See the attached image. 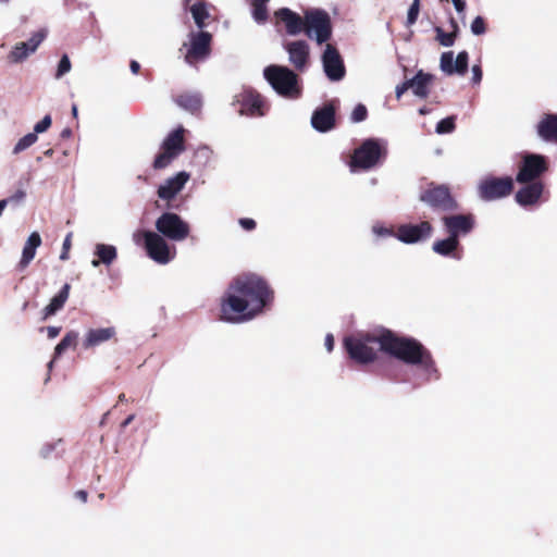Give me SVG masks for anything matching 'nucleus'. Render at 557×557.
<instances>
[{
    "instance_id": "nucleus-35",
    "label": "nucleus",
    "mask_w": 557,
    "mask_h": 557,
    "mask_svg": "<svg viewBox=\"0 0 557 557\" xmlns=\"http://www.w3.org/2000/svg\"><path fill=\"white\" fill-rule=\"evenodd\" d=\"M37 135L35 133H28L23 136L14 146L13 153L18 154L37 141Z\"/></svg>"
},
{
    "instance_id": "nucleus-40",
    "label": "nucleus",
    "mask_w": 557,
    "mask_h": 557,
    "mask_svg": "<svg viewBox=\"0 0 557 557\" xmlns=\"http://www.w3.org/2000/svg\"><path fill=\"white\" fill-rule=\"evenodd\" d=\"M70 70H71V61H70L69 57L66 54H64L59 61L55 77L57 78L62 77L67 72H70Z\"/></svg>"
},
{
    "instance_id": "nucleus-22",
    "label": "nucleus",
    "mask_w": 557,
    "mask_h": 557,
    "mask_svg": "<svg viewBox=\"0 0 557 557\" xmlns=\"http://www.w3.org/2000/svg\"><path fill=\"white\" fill-rule=\"evenodd\" d=\"M188 180L189 174L184 171L178 172L173 177L168 178L165 183L160 185L157 190L159 198L163 200L173 199L184 188Z\"/></svg>"
},
{
    "instance_id": "nucleus-36",
    "label": "nucleus",
    "mask_w": 557,
    "mask_h": 557,
    "mask_svg": "<svg viewBox=\"0 0 557 557\" xmlns=\"http://www.w3.org/2000/svg\"><path fill=\"white\" fill-rule=\"evenodd\" d=\"M436 33V40L444 47H451L454 46L457 35L456 33H445L441 27H435Z\"/></svg>"
},
{
    "instance_id": "nucleus-26",
    "label": "nucleus",
    "mask_w": 557,
    "mask_h": 557,
    "mask_svg": "<svg viewBox=\"0 0 557 557\" xmlns=\"http://www.w3.org/2000/svg\"><path fill=\"white\" fill-rule=\"evenodd\" d=\"M185 3L188 5L196 26L202 30L207 26L206 20L210 17L208 3L206 0H185Z\"/></svg>"
},
{
    "instance_id": "nucleus-12",
    "label": "nucleus",
    "mask_w": 557,
    "mask_h": 557,
    "mask_svg": "<svg viewBox=\"0 0 557 557\" xmlns=\"http://www.w3.org/2000/svg\"><path fill=\"white\" fill-rule=\"evenodd\" d=\"M143 237L144 246L149 258L160 264H166L170 262L172 257L170 253V247L164 237L151 231H144Z\"/></svg>"
},
{
    "instance_id": "nucleus-24",
    "label": "nucleus",
    "mask_w": 557,
    "mask_h": 557,
    "mask_svg": "<svg viewBox=\"0 0 557 557\" xmlns=\"http://www.w3.org/2000/svg\"><path fill=\"white\" fill-rule=\"evenodd\" d=\"M536 133L544 141L557 145V114L544 113L536 124Z\"/></svg>"
},
{
    "instance_id": "nucleus-27",
    "label": "nucleus",
    "mask_w": 557,
    "mask_h": 557,
    "mask_svg": "<svg viewBox=\"0 0 557 557\" xmlns=\"http://www.w3.org/2000/svg\"><path fill=\"white\" fill-rule=\"evenodd\" d=\"M434 75L430 73H424L422 70H419L417 74L409 79L413 94L422 99L428 98L430 90L429 86L433 82Z\"/></svg>"
},
{
    "instance_id": "nucleus-44",
    "label": "nucleus",
    "mask_w": 557,
    "mask_h": 557,
    "mask_svg": "<svg viewBox=\"0 0 557 557\" xmlns=\"http://www.w3.org/2000/svg\"><path fill=\"white\" fill-rule=\"evenodd\" d=\"M239 224L245 231H252L256 228L257 223L253 219L250 218H242L239 219Z\"/></svg>"
},
{
    "instance_id": "nucleus-5",
    "label": "nucleus",
    "mask_w": 557,
    "mask_h": 557,
    "mask_svg": "<svg viewBox=\"0 0 557 557\" xmlns=\"http://www.w3.org/2000/svg\"><path fill=\"white\" fill-rule=\"evenodd\" d=\"M304 33L309 39H314L318 45L327 42L333 33L329 13L322 9L306 10Z\"/></svg>"
},
{
    "instance_id": "nucleus-17",
    "label": "nucleus",
    "mask_w": 557,
    "mask_h": 557,
    "mask_svg": "<svg viewBox=\"0 0 557 557\" xmlns=\"http://www.w3.org/2000/svg\"><path fill=\"white\" fill-rule=\"evenodd\" d=\"M46 36L47 32L45 29H40L33 34L28 41L17 42L8 54V60L11 63H20L24 61L29 54L37 50Z\"/></svg>"
},
{
    "instance_id": "nucleus-42",
    "label": "nucleus",
    "mask_w": 557,
    "mask_h": 557,
    "mask_svg": "<svg viewBox=\"0 0 557 557\" xmlns=\"http://www.w3.org/2000/svg\"><path fill=\"white\" fill-rule=\"evenodd\" d=\"M51 116L45 115L44 119L35 125L34 133L37 135L39 133L46 132L51 126Z\"/></svg>"
},
{
    "instance_id": "nucleus-1",
    "label": "nucleus",
    "mask_w": 557,
    "mask_h": 557,
    "mask_svg": "<svg viewBox=\"0 0 557 557\" xmlns=\"http://www.w3.org/2000/svg\"><path fill=\"white\" fill-rule=\"evenodd\" d=\"M343 345L348 357L356 363L374 362L377 358V345L381 351L406 364L418 366L429 375L435 374V377H438L431 351L413 337L399 336L385 329L376 335L367 333L346 336Z\"/></svg>"
},
{
    "instance_id": "nucleus-49",
    "label": "nucleus",
    "mask_w": 557,
    "mask_h": 557,
    "mask_svg": "<svg viewBox=\"0 0 557 557\" xmlns=\"http://www.w3.org/2000/svg\"><path fill=\"white\" fill-rule=\"evenodd\" d=\"M454 3V7L458 13H462L466 9V1L465 0H451Z\"/></svg>"
},
{
    "instance_id": "nucleus-39",
    "label": "nucleus",
    "mask_w": 557,
    "mask_h": 557,
    "mask_svg": "<svg viewBox=\"0 0 557 557\" xmlns=\"http://www.w3.org/2000/svg\"><path fill=\"white\" fill-rule=\"evenodd\" d=\"M420 12V0H413L412 4L410 5L407 14V26L413 25L417 20Z\"/></svg>"
},
{
    "instance_id": "nucleus-34",
    "label": "nucleus",
    "mask_w": 557,
    "mask_h": 557,
    "mask_svg": "<svg viewBox=\"0 0 557 557\" xmlns=\"http://www.w3.org/2000/svg\"><path fill=\"white\" fill-rule=\"evenodd\" d=\"M268 1L269 0H251L252 17L258 24H264L269 18Z\"/></svg>"
},
{
    "instance_id": "nucleus-25",
    "label": "nucleus",
    "mask_w": 557,
    "mask_h": 557,
    "mask_svg": "<svg viewBox=\"0 0 557 557\" xmlns=\"http://www.w3.org/2000/svg\"><path fill=\"white\" fill-rule=\"evenodd\" d=\"M115 329L113 326L110 327H101V329H90L84 338L83 347L85 349H89L96 346L106 343L113 337H115Z\"/></svg>"
},
{
    "instance_id": "nucleus-7",
    "label": "nucleus",
    "mask_w": 557,
    "mask_h": 557,
    "mask_svg": "<svg viewBox=\"0 0 557 557\" xmlns=\"http://www.w3.org/2000/svg\"><path fill=\"white\" fill-rule=\"evenodd\" d=\"M185 129L183 126L171 132L161 145V151L156 156L152 166L162 170L169 166L174 159L185 151Z\"/></svg>"
},
{
    "instance_id": "nucleus-6",
    "label": "nucleus",
    "mask_w": 557,
    "mask_h": 557,
    "mask_svg": "<svg viewBox=\"0 0 557 557\" xmlns=\"http://www.w3.org/2000/svg\"><path fill=\"white\" fill-rule=\"evenodd\" d=\"M420 200L426 203L434 211L453 212L457 211L459 203L453 196L447 185H436L431 183L426 189L420 194Z\"/></svg>"
},
{
    "instance_id": "nucleus-53",
    "label": "nucleus",
    "mask_w": 557,
    "mask_h": 557,
    "mask_svg": "<svg viewBox=\"0 0 557 557\" xmlns=\"http://www.w3.org/2000/svg\"><path fill=\"white\" fill-rule=\"evenodd\" d=\"M374 232L377 234V235H382V236H386V235H392L393 232L387 230V228H384V227H374Z\"/></svg>"
},
{
    "instance_id": "nucleus-4",
    "label": "nucleus",
    "mask_w": 557,
    "mask_h": 557,
    "mask_svg": "<svg viewBox=\"0 0 557 557\" xmlns=\"http://www.w3.org/2000/svg\"><path fill=\"white\" fill-rule=\"evenodd\" d=\"M264 78L281 96L296 98L300 95L297 74L282 65H269L263 72Z\"/></svg>"
},
{
    "instance_id": "nucleus-15",
    "label": "nucleus",
    "mask_w": 557,
    "mask_h": 557,
    "mask_svg": "<svg viewBox=\"0 0 557 557\" xmlns=\"http://www.w3.org/2000/svg\"><path fill=\"white\" fill-rule=\"evenodd\" d=\"M322 64L325 75L334 82L341 81L346 74L344 61L337 48L331 44H326L322 54Z\"/></svg>"
},
{
    "instance_id": "nucleus-13",
    "label": "nucleus",
    "mask_w": 557,
    "mask_h": 557,
    "mask_svg": "<svg viewBox=\"0 0 557 557\" xmlns=\"http://www.w3.org/2000/svg\"><path fill=\"white\" fill-rule=\"evenodd\" d=\"M288 61L297 72H305L310 65V46L306 40H292L283 44Z\"/></svg>"
},
{
    "instance_id": "nucleus-46",
    "label": "nucleus",
    "mask_w": 557,
    "mask_h": 557,
    "mask_svg": "<svg viewBox=\"0 0 557 557\" xmlns=\"http://www.w3.org/2000/svg\"><path fill=\"white\" fill-rule=\"evenodd\" d=\"M483 72L480 65L472 66V81L474 84H479L482 81Z\"/></svg>"
},
{
    "instance_id": "nucleus-23",
    "label": "nucleus",
    "mask_w": 557,
    "mask_h": 557,
    "mask_svg": "<svg viewBox=\"0 0 557 557\" xmlns=\"http://www.w3.org/2000/svg\"><path fill=\"white\" fill-rule=\"evenodd\" d=\"M274 15L280 22L284 23L288 35L295 36L304 32L305 15L301 17L288 8L276 10Z\"/></svg>"
},
{
    "instance_id": "nucleus-50",
    "label": "nucleus",
    "mask_w": 557,
    "mask_h": 557,
    "mask_svg": "<svg viewBox=\"0 0 557 557\" xmlns=\"http://www.w3.org/2000/svg\"><path fill=\"white\" fill-rule=\"evenodd\" d=\"M325 346L327 348L329 351H332L333 350V347H334V337L332 334H327L326 337H325Z\"/></svg>"
},
{
    "instance_id": "nucleus-37",
    "label": "nucleus",
    "mask_w": 557,
    "mask_h": 557,
    "mask_svg": "<svg viewBox=\"0 0 557 557\" xmlns=\"http://www.w3.org/2000/svg\"><path fill=\"white\" fill-rule=\"evenodd\" d=\"M456 127L455 117L448 116L441 120L436 125V133L438 134H448L451 133Z\"/></svg>"
},
{
    "instance_id": "nucleus-28",
    "label": "nucleus",
    "mask_w": 557,
    "mask_h": 557,
    "mask_svg": "<svg viewBox=\"0 0 557 557\" xmlns=\"http://www.w3.org/2000/svg\"><path fill=\"white\" fill-rule=\"evenodd\" d=\"M70 290L71 285L69 283H65L59 290V293L55 296H53L50 302L44 308L42 319H47L55 314L59 310H61L64 307L66 300L69 299Z\"/></svg>"
},
{
    "instance_id": "nucleus-56",
    "label": "nucleus",
    "mask_w": 557,
    "mask_h": 557,
    "mask_svg": "<svg viewBox=\"0 0 557 557\" xmlns=\"http://www.w3.org/2000/svg\"><path fill=\"white\" fill-rule=\"evenodd\" d=\"M71 135H72V131H71V128H69V127L64 128V129L61 132V137H62V138H69V137H71Z\"/></svg>"
},
{
    "instance_id": "nucleus-3",
    "label": "nucleus",
    "mask_w": 557,
    "mask_h": 557,
    "mask_svg": "<svg viewBox=\"0 0 557 557\" xmlns=\"http://www.w3.org/2000/svg\"><path fill=\"white\" fill-rule=\"evenodd\" d=\"M386 157V143L379 138H368L354 150L349 166L351 171H369L381 164Z\"/></svg>"
},
{
    "instance_id": "nucleus-43",
    "label": "nucleus",
    "mask_w": 557,
    "mask_h": 557,
    "mask_svg": "<svg viewBox=\"0 0 557 557\" xmlns=\"http://www.w3.org/2000/svg\"><path fill=\"white\" fill-rule=\"evenodd\" d=\"M72 247V233H69L66 237L64 238L63 245H62V251L60 255V259L62 261H65L69 259V252Z\"/></svg>"
},
{
    "instance_id": "nucleus-60",
    "label": "nucleus",
    "mask_w": 557,
    "mask_h": 557,
    "mask_svg": "<svg viewBox=\"0 0 557 557\" xmlns=\"http://www.w3.org/2000/svg\"><path fill=\"white\" fill-rule=\"evenodd\" d=\"M47 156H51L53 153V150L52 149H49L45 152Z\"/></svg>"
},
{
    "instance_id": "nucleus-30",
    "label": "nucleus",
    "mask_w": 557,
    "mask_h": 557,
    "mask_svg": "<svg viewBox=\"0 0 557 557\" xmlns=\"http://www.w3.org/2000/svg\"><path fill=\"white\" fill-rule=\"evenodd\" d=\"M41 245V237L39 233L33 232L27 238L23 248L22 258L18 262L21 269H25L35 258L36 249Z\"/></svg>"
},
{
    "instance_id": "nucleus-38",
    "label": "nucleus",
    "mask_w": 557,
    "mask_h": 557,
    "mask_svg": "<svg viewBox=\"0 0 557 557\" xmlns=\"http://www.w3.org/2000/svg\"><path fill=\"white\" fill-rule=\"evenodd\" d=\"M367 117H368L367 107L362 103H359L355 107V109L351 113L350 120L354 123H359V122L364 121Z\"/></svg>"
},
{
    "instance_id": "nucleus-9",
    "label": "nucleus",
    "mask_w": 557,
    "mask_h": 557,
    "mask_svg": "<svg viewBox=\"0 0 557 557\" xmlns=\"http://www.w3.org/2000/svg\"><path fill=\"white\" fill-rule=\"evenodd\" d=\"M158 234L174 242H182L189 236L190 227L178 214L162 213L154 223Z\"/></svg>"
},
{
    "instance_id": "nucleus-19",
    "label": "nucleus",
    "mask_w": 557,
    "mask_h": 557,
    "mask_svg": "<svg viewBox=\"0 0 557 557\" xmlns=\"http://www.w3.org/2000/svg\"><path fill=\"white\" fill-rule=\"evenodd\" d=\"M336 107L333 101L326 102L323 107L318 108L312 116V127L321 133H325L335 126Z\"/></svg>"
},
{
    "instance_id": "nucleus-31",
    "label": "nucleus",
    "mask_w": 557,
    "mask_h": 557,
    "mask_svg": "<svg viewBox=\"0 0 557 557\" xmlns=\"http://www.w3.org/2000/svg\"><path fill=\"white\" fill-rule=\"evenodd\" d=\"M459 245V239L448 235L447 238L435 240L432 249L440 256L448 257L457 250Z\"/></svg>"
},
{
    "instance_id": "nucleus-58",
    "label": "nucleus",
    "mask_w": 557,
    "mask_h": 557,
    "mask_svg": "<svg viewBox=\"0 0 557 557\" xmlns=\"http://www.w3.org/2000/svg\"><path fill=\"white\" fill-rule=\"evenodd\" d=\"M72 114H73L74 117L77 116V107H76V104H73V107H72Z\"/></svg>"
},
{
    "instance_id": "nucleus-8",
    "label": "nucleus",
    "mask_w": 557,
    "mask_h": 557,
    "mask_svg": "<svg viewBox=\"0 0 557 557\" xmlns=\"http://www.w3.org/2000/svg\"><path fill=\"white\" fill-rule=\"evenodd\" d=\"M549 169L548 160L543 154L527 153L518 165L516 181L519 184L541 181V176Z\"/></svg>"
},
{
    "instance_id": "nucleus-41",
    "label": "nucleus",
    "mask_w": 557,
    "mask_h": 557,
    "mask_svg": "<svg viewBox=\"0 0 557 557\" xmlns=\"http://www.w3.org/2000/svg\"><path fill=\"white\" fill-rule=\"evenodd\" d=\"M471 32L479 36L486 32V24L482 16H476L471 23Z\"/></svg>"
},
{
    "instance_id": "nucleus-55",
    "label": "nucleus",
    "mask_w": 557,
    "mask_h": 557,
    "mask_svg": "<svg viewBox=\"0 0 557 557\" xmlns=\"http://www.w3.org/2000/svg\"><path fill=\"white\" fill-rule=\"evenodd\" d=\"M135 419V414H129L122 423L121 429L124 430L127 425H129Z\"/></svg>"
},
{
    "instance_id": "nucleus-14",
    "label": "nucleus",
    "mask_w": 557,
    "mask_h": 557,
    "mask_svg": "<svg viewBox=\"0 0 557 557\" xmlns=\"http://www.w3.org/2000/svg\"><path fill=\"white\" fill-rule=\"evenodd\" d=\"M443 225L448 235L459 239L470 234L475 226V216L472 213L449 214L442 218Z\"/></svg>"
},
{
    "instance_id": "nucleus-54",
    "label": "nucleus",
    "mask_w": 557,
    "mask_h": 557,
    "mask_svg": "<svg viewBox=\"0 0 557 557\" xmlns=\"http://www.w3.org/2000/svg\"><path fill=\"white\" fill-rule=\"evenodd\" d=\"M449 24H450V27H451V33H456V35L458 36V34H459V26H458V23L456 22V20L454 17H450Z\"/></svg>"
},
{
    "instance_id": "nucleus-11",
    "label": "nucleus",
    "mask_w": 557,
    "mask_h": 557,
    "mask_svg": "<svg viewBox=\"0 0 557 557\" xmlns=\"http://www.w3.org/2000/svg\"><path fill=\"white\" fill-rule=\"evenodd\" d=\"M212 35L206 30L189 34V47L185 54V61L189 65H196L205 61L211 53Z\"/></svg>"
},
{
    "instance_id": "nucleus-21",
    "label": "nucleus",
    "mask_w": 557,
    "mask_h": 557,
    "mask_svg": "<svg viewBox=\"0 0 557 557\" xmlns=\"http://www.w3.org/2000/svg\"><path fill=\"white\" fill-rule=\"evenodd\" d=\"M268 108L262 96L255 91H246L240 101V113L249 116H262Z\"/></svg>"
},
{
    "instance_id": "nucleus-59",
    "label": "nucleus",
    "mask_w": 557,
    "mask_h": 557,
    "mask_svg": "<svg viewBox=\"0 0 557 557\" xmlns=\"http://www.w3.org/2000/svg\"><path fill=\"white\" fill-rule=\"evenodd\" d=\"M428 112H429V110H428L426 108H421V109L419 110V113H420L421 115H425Z\"/></svg>"
},
{
    "instance_id": "nucleus-20",
    "label": "nucleus",
    "mask_w": 557,
    "mask_h": 557,
    "mask_svg": "<svg viewBox=\"0 0 557 557\" xmlns=\"http://www.w3.org/2000/svg\"><path fill=\"white\" fill-rule=\"evenodd\" d=\"M515 195L516 201L522 207H529L537 203L541 199L545 185L542 181L528 182L523 184Z\"/></svg>"
},
{
    "instance_id": "nucleus-48",
    "label": "nucleus",
    "mask_w": 557,
    "mask_h": 557,
    "mask_svg": "<svg viewBox=\"0 0 557 557\" xmlns=\"http://www.w3.org/2000/svg\"><path fill=\"white\" fill-rule=\"evenodd\" d=\"M25 197L24 190H17L14 195L8 198L9 202H18Z\"/></svg>"
},
{
    "instance_id": "nucleus-29",
    "label": "nucleus",
    "mask_w": 557,
    "mask_h": 557,
    "mask_svg": "<svg viewBox=\"0 0 557 557\" xmlns=\"http://www.w3.org/2000/svg\"><path fill=\"white\" fill-rule=\"evenodd\" d=\"M174 101L193 114L199 113L202 107L201 96L197 92H182L174 98Z\"/></svg>"
},
{
    "instance_id": "nucleus-52",
    "label": "nucleus",
    "mask_w": 557,
    "mask_h": 557,
    "mask_svg": "<svg viewBox=\"0 0 557 557\" xmlns=\"http://www.w3.org/2000/svg\"><path fill=\"white\" fill-rule=\"evenodd\" d=\"M129 69L133 74H138L140 71V64L137 61L132 60L129 63Z\"/></svg>"
},
{
    "instance_id": "nucleus-51",
    "label": "nucleus",
    "mask_w": 557,
    "mask_h": 557,
    "mask_svg": "<svg viewBox=\"0 0 557 557\" xmlns=\"http://www.w3.org/2000/svg\"><path fill=\"white\" fill-rule=\"evenodd\" d=\"M75 496L83 503L87 502L88 493L84 490H79L75 493Z\"/></svg>"
},
{
    "instance_id": "nucleus-57",
    "label": "nucleus",
    "mask_w": 557,
    "mask_h": 557,
    "mask_svg": "<svg viewBox=\"0 0 557 557\" xmlns=\"http://www.w3.org/2000/svg\"><path fill=\"white\" fill-rule=\"evenodd\" d=\"M119 401H120V403L127 401V398H126V396H125V394H124V393H122V394H120V395H119Z\"/></svg>"
},
{
    "instance_id": "nucleus-45",
    "label": "nucleus",
    "mask_w": 557,
    "mask_h": 557,
    "mask_svg": "<svg viewBox=\"0 0 557 557\" xmlns=\"http://www.w3.org/2000/svg\"><path fill=\"white\" fill-rule=\"evenodd\" d=\"M410 82L409 79L405 81L404 83L399 84L396 86V89H395V94H396V98L397 99H400L401 96L408 90L410 89Z\"/></svg>"
},
{
    "instance_id": "nucleus-10",
    "label": "nucleus",
    "mask_w": 557,
    "mask_h": 557,
    "mask_svg": "<svg viewBox=\"0 0 557 557\" xmlns=\"http://www.w3.org/2000/svg\"><path fill=\"white\" fill-rule=\"evenodd\" d=\"M513 191V180L510 176H485L478 185V195L484 201H494L509 196Z\"/></svg>"
},
{
    "instance_id": "nucleus-32",
    "label": "nucleus",
    "mask_w": 557,
    "mask_h": 557,
    "mask_svg": "<svg viewBox=\"0 0 557 557\" xmlns=\"http://www.w3.org/2000/svg\"><path fill=\"white\" fill-rule=\"evenodd\" d=\"M95 253L99 259L92 260L94 267H98L100 262L109 265L116 259V248L111 245L98 244Z\"/></svg>"
},
{
    "instance_id": "nucleus-47",
    "label": "nucleus",
    "mask_w": 557,
    "mask_h": 557,
    "mask_svg": "<svg viewBox=\"0 0 557 557\" xmlns=\"http://www.w3.org/2000/svg\"><path fill=\"white\" fill-rule=\"evenodd\" d=\"M61 332L60 326H48L47 334L49 338H55Z\"/></svg>"
},
{
    "instance_id": "nucleus-2",
    "label": "nucleus",
    "mask_w": 557,
    "mask_h": 557,
    "mask_svg": "<svg viewBox=\"0 0 557 557\" xmlns=\"http://www.w3.org/2000/svg\"><path fill=\"white\" fill-rule=\"evenodd\" d=\"M274 292L268 282L255 274L236 276L220 300V319L230 323L249 321L270 307Z\"/></svg>"
},
{
    "instance_id": "nucleus-16",
    "label": "nucleus",
    "mask_w": 557,
    "mask_h": 557,
    "mask_svg": "<svg viewBox=\"0 0 557 557\" xmlns=\"http://www.w3.org/2000/svg\"><path fill=\"white\" fill-rule=\"evenodd\" d=\"M433 231L434 227L429 221H422L419 224L400 225L395 235L405 244H416L430 238Z\"/></svg>"
},
{
    "instance_id": "nucleus-18",
    "label": "nucleus",
    "mask_w": 557,
    "mask_h": 557,
    "mask_svg": "<svg viewBox=\"0 0 557 557\" xmlns=\"http://www.w3.org/2000/svg\"><path fill=\"white\" fill-rule=\"evenodd\" d=\"M469 54L466 50L460 51L454 61V52H443L440 60L441 70L447 75H465L468 72Z\"/></svg>"
},
{
    "instance_id": "nucleus-33",
    "label": "nucleus",
    "mask_w": 557,
    "mask_h": 557,
    "mask_svg": "<svg viewBox=\"0 0 557 557\" xmlns=\"http://www.w3.org/2000/svg\"><path fill=\"white\" fill-rule=\"evenodd\" d=\"M78 341V333L76 331H69L61 342L54 348V359L62 356L69 348H76Z\"/></svg>"
},
{
    "instance_id": "nucleus-61",
    "label": "nucleus",
    "mask_w": 557,
    "mask_h": 557,
    "mask_svg": "<svg viewBox=\"0 0 557 557\" xmlns=\"http://www.w3.org/2000/svg\"><path fill=\"white\" fill-rule=\"evenodd\" d=\"M9 0H0V2H8Z\"/></svg>"
}]
</instances>
